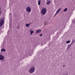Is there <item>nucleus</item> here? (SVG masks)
<instances>
[{"label":"nucleus","instance_id":"f257e3e1","mask_svg":"<svg viewBox=\"0 0 75 75\" xmlns=\"http://www.w3.org/2000/svg\"><path fill=\"white\" fill-rule=\"evenodd\" d=\"M35 70V67L33 66L31 67L30 69L29 70H28V71L29 72L30 74H33V72H34Z\"/></svg>","mask_w":75,"mask_h":75},{"label":"nucleus","instance_id":"f03ea898","mask_svg":"<svg viewBox=\"0 0 75 75\" xmlns=\"http://www.w3.org/2000/svg\"><path fill=\"white\" fill-rule=\"evenodd\" d=\"M46 8H43L41 10V13L42 14L44 15L46 13Z\"/></svg>","mask_w":75,"mask_h":75},{"label":"nucleus","instance_id":"7ed1b4c3","mask_svg":"<svg viewBox=\"0 0 75 75\" xmlns=\"http://www.w3.org/2000/svg\"><path fill=\"white\" fill-rule=\"evenodd\" d=\"M61 8H60L58 9V10H57L56 11V12L54 15V17L56 16V15H57V14H58L59 13V11H61Z\"/></svg>","mask_w":75,"mask_h":75},{"label":"nucleus","instance_id":"20e7f679","mask_svg":"<svg viewBox=\"0 0 75 75\" xmlns=\"http://www.w3.org/2000/svg\"><path fill=\"white\" fill-rule=\"evenodd\" d=\"M3 23H4V20L3 19V18H1L0 21V27H1L2 25H3Z\"/></svg>","mask_w":75,"mask_h":75},{"label":"nucleus","instance_id":"39448f33","mask_svg":"<svg viewBox=\"0 0 75 75\" xmlns=\"http://www.w3.org/2000/svg\"><path fill=\"white\" fill-rule=\"evenodd\" d=\"M26 9L28 12H30V11H31V8H30V7H27L26 8Z\"/></svg>","mask_w":75,"mask_h":75},{"label":"nucleus","instance_id":"423d86ee","mask_svg":"<svg viewBox=\"0 0 75 75\" xmlns=\"http://www.w3.org/2000/svg\"><path fill=\"white\" fill-rule=\"evenodd\" d=\"M3 59H4V56L1 55H0V60H3Z\"/></svg>","mask_w":75,"mask_h":75},{"label":"nucleus","instance_id":"0eeeda50","mask_svg":"<svg viewBox=\"0 0 75 75\" xmlns=\"http://www.w3.org/2000/svg\"><path fill=\"white\" fill-rule=\"evenodd\" d=\"M41 30H38L36 31L35 33H41Z\"/></svg>","mask_w":75,"mask_h":75},{"label":"nucleus","instance_id":"6e6552de","mask_svg":"<svg viewBox=\"0 0 75 75\" xmlns=\"http://www.w3.org/2000/svg\"><path fill=\"white\" fill-rule=\"evenodd\" d=\"M48 22L46 21L44 23V24L45 25H48Z\"/></svg>","mask_w":75,"mask_h":75},{"label":"nucleus","instance_id":"1a4fd4ad","mask_svg":"<svg viewBox=\"0 0 75 75\" xmlns=\"http://www.w3.org/2000/svg\"><path fill=\"white\" fill-rule=\"evenodd\" d=\"M30 24H31V23H29L28 24H26L25 26L27 27H29L30 26Z\"/></svg>","mask_w":75,"mask_h":75},{"label":"nucleus","instance_id":"9d476101","mask_svg":"<svg viewBox=\"0 0 75 75\" xmlns=\"http://www.w3.org/2000/svg\"><path fill=\"white\" fill-rule=\"evenodd\" d=\"M61 32H62V31H60L59 32L57 33V35H61Z\"/></svg>","mask_w":75,"mask_h":75},{"label":"nucleus","instance_id":"9b49d317","mask_svg":"<svg viewBox=\"0 0 75 75\" xmlns=\"http://www.w3.org/2000/svg\"><path fill=\"white\" fill-rule=\"evenodd\" d=\"M30 34L31 35H33V33H34V31H33V30H31L30 31Z\"/></svg>","mask_w":75,"mask_h":75},{"label":"nucleus","instance_id":"f8f14e48","mask_svg":"<svg viewBox=\"0 0 75 75\" xmlns=\"http://www.w3.org/2000/svg\"><path fill=\"white\" fill-rule=\"evenodd\" d=\"M67 10H68V8H66L64 9L63 11H64V12H66V11H67Z\"/></svg>","mask_w":75,"mask_h":75},{"label":"nucleus","instance_id":"ddd939ff","mask_svg":"<svg viewBox=\"0 0 75 75\" xmlns=\"http://www.w3.org/2000/svg\"><path fill=\"white\" fill-rule=\"evenodd\" d=\"M41 0H39L38 1V4L39 6H40L41 4Z\"/></svg>","mask_w":75,"mask_h":75},{"label":"nucleus","instance_id":"4468645a","mask_svg":"<svg viewBox=\"0 0 75 75\" xmlns=\"http://www.w3.org/2000/svg\"><path fill=\"white\" fill-rule=\"evenodd\" d=\"M1 52H2L3 51H6V50H5V49H3L1 50Z\"/></svg>","mask_w":75,"mask_h":75},{"label":"nucleus","instance_id":"2eb2a0df","mask_svg":"<svg viewBox=\"0 0 75 75\" xmlns=\"http://www.w3.org/2000/svg\"><path fill=\"white\" fill-rule=\"evenodd\" d=\"M71 41L69 40L67 41L66 42V44H69V43H70Z\"/></svg>","mask_w":75,"mask_h":75},{"label":"nucleus","instance_id":"dca6fc26","mask_svg":"<svg viewBox=\"0 0 75 75\" xmlns=\"http://www.w3.org/2000/svg\"><path fill=\"white\" fill-rule=\"evenodd\" d=\"M50 3H51V2L50 1H49L47 2V4H50Z\"/></svg>","mask_w":75,"mask_h":75},{"label":"nucleus","instance_id":"f3484780","mask_svg":"<svg viewBox=\"0 0 75 75\" xmlns=\"http://www.w3.org/2000/svg\"><path fill=\"white\" fill-rule=\"evenodd\" d=\"M2 45L3 47H4L6 46V44H2Z\"/></svg>","mask_w":75,"mask_h":75},{"label":"nucleus","instance_id":"a211bd4d","mask_svg":"<svg viewBox=\"0 0 75 75\" xmlns=\"http://www.w3.org/2000/svg\"><path fill=\"white\" fill-rule=\"evenodd\" d=\"M75 42V40H72V43L73 42Z\"/></svg>","mask_w":75,"mask_h":75},{"label":"nucleus","instance_id":"6ab92c4d","mask_svg":"<svg viewBox=\"0 0 75 75\" xmlns=\"http://www.w3.org/2000/svg\"><path fill=\"white\" fill-rule=\"evenodd\" d=\"M40 37H41L42 36V34H41L40 35Z\"/></svg>","mask_w":75,"mask_h":75},{"label":"nucleus","instance_id":"aec40b11","mask_svg":"<svg viewBox=\"0 0 75 75\" xmlns=\"http://www.w3.org/2000/svg\"><path fill=\"white\" fill-rule=\"evenodd\" d=\"M24 57H23L22 58V59H24Z\"/></svg>","mask_w":75,"mask_h":75},{"label":"nucleus","instance_id":"412c9836","mask_svg":"<svg viewBox=\"0 0 75 75\" xmlns=\"http://www.w3.org/2000/svg\"><path fill=\"white\" fill-rule=\"evenodd\" d=\"M1 14V11H0V16Z\"/></svg>","mask_w":75,"mask_h":75},{"label":"nucleus","instance_id":"4be33fe9","mask_svg":"<svg viewBox=\"0 0 75 75\" xmlns=\"http://www.w3.org/2000/svg\"><path fill=\"white\" fill-rule=\"evenodd\" d=\"M65 65H64L63 66V67H65Z\"/></svg>","mask_w":75,"mask_h":75},{"label":"nucleus","instance_id":"5701e85b","mask_svg":"<svg viewBox=\"0 0 75 75\" xmlns=\"http://www.w3.org/2000/svg\"><path fill=\"white\" fill-rule=\"evenodd\" d=\"M68 47H70V45H69L68 46Z\"/></svg>","mask_w":75,"mask_h":75},{"label":"nucleus","instance_id":"b1692460","mask_svg":"<svg viewBox=\"0 0 75 75\" xmlns=\"http://www.w3.org/2000/svg\"><path fill=\"white\" fill-rule=\"evenodd\" d=\"M72 0L73 1V0Z\"/></svg>","mask_w":75,"mask_h":75}]
</instances>
